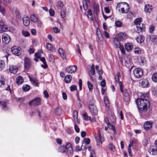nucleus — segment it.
<instances>
[{"label": "nucleus", "instance_id": "1", "mask_svg": "<svg viewBox=\"0 0 157 157\" xmlns=\"http://www.w3.org/2000/svg\"><path fill=\"white\" fill-rule=\"evenodd\" d=\"M136 101L140 111H146L150 106L149 101L145 99L138 98Z\"/></svg>", "mask_w": 157, "mask_h": 157}, {"label": "nucleus", "instance_id": "2", "mask_svg": "<svg viewBox=\"0 0 157 157\" xmlns=\"http://www.w3.org/2000/svg\"><path fill=\"white\" fill-rule=\"evenodd\" d=\"M134 76L137 78H140L143 75V72L141 69L139 68H135L133 71Z\"/></svg>", "mask_w": 157, "mask_h": 157}, {"label": "nucleus", "instance_id": "3", "mask_svg": "<svg viewBox=\"0 0 157 157\" xmlns=\"http://www.w3.org/2000/svg\"><path fill=\"white\" fill-rule=\"evenodd\" d=\"M11 52L14 55L18 56L21 55V51L20 48L15 46L12 47Z\"/></svg>", "mask_w": 157, "mask_h": 157}, {"label": "nucleus", "instance_id": "4", "mask_svg": "<svg viewBox=\"0 0 157 157\" xmlns=\"http://www.w3.org/2000/svg\"><path fill=\"white\" fill-rule=\"evenodd\" d=\"M41 100L39 98H36L29 102L30 105H38L40 104Z\"/></svg>", "mask_w": 157, "mask_h": 157}, {"label": "nucleus", "instance_id": "5", "mask_svg": "<svg viewBox=\"0 0 157 157\" xmlns=\"http://www.w3.org/2000/svg\"><path fill=\"white\" fill-rule=\"evenodd\" d=\"M77 70V67L75 65L70 66L66 68V71L68 73H73Z\"/></svg>", "mask_w": 157, "mask_h": 157}, {"label": "nucleus", "instance_id": "6", "mask_svg": "<svg viewBox=\"0 0 157 157\" xmlns=\"http://www.w3.org/2000/svg\"><path fill=\"white\" fill-rule=\"evenodd\" d=\"M153 122L151 121H147L144 124V128L146 130H149L152 126Z\"/></svg>", "mask_w": 157, "mask_h": 157}, {"label": "nucleus", "instance_id": "7", "mask_svg": "<svg viewBox=\"0 0 157 157\" xmlns=\"http://www.w3.org/2000/svg\"><path fill=\"white\" fill-rule=\"evenodd\" d=\"M31 64L30 59L28 58H25L24 59V67L25 69L28 70L31 66Z\"/></svg>", "mask_w": 157, "mask_h": 157}, {"label": "nucleus", "instance_id": "8", "mask_svg": "<svg viewBox=\"0 0 157 157\" xmlns=\"http://www.w3.org/2000/svg\"><path fill=\"white\" fill-rule=\"evenodd\" d=\"M2 39L3 42L5 44L9 43L10 40V39L8 35L6 34H3L2 36Z\"/></svg>", "mask_w": 157, "mask_h": 157}, {"label": "nucleus", "instance_id": "9", "mask_svg": "<svg viewBox=\"0 0 157 157\" xmlns=\"http://www.w3.org/2000/svg\"><path fill=\"white\" fill-rule=\"evenodd\" d=\"M99 137L100 139V141L99 140H97V137L95 136V138L96 140L97 144V145H99L100 144V142L102 143L104 141V138L103 135H101L100 130L99 131Z\"/></svg>", "mask_w": 157, "mask_h": 157}, {"label": "nucleus", "instance_id": "10", "mask_svg": "<svg viewBox=\"0 0 157 157\" xmlns=\"http://www.w3.org/2000/svg\"><path fill=\"white\" fill-rule=\"evenodd\" d=\"M118 38L121 41H124L127 38L126 33H120L118 35Z\"/></svg>", "mask_w": 157, "mask_h": 157}, {"label": "nucleus", "instance_id": "11", "mask_svg": "<svg viewBox=\"0 0 157 157\" xmlns=\"http://www.w3.org/2000/svg\"><path fill=\"white\" fill-rule=\"evenodd\" d=\"M67 146H68V147L66 151L68 156L69 157L73 155V151L71 145L69 143L67 144Z\"/></svg>", "mask_w": 157, "mask_h": 157}, {"label": "nucleus", "instance_id": "12", "mask_svg": "<svg viewBox=\"0 0 157 157\" xmlns=\"http://www.w3.org/2000/svg\"><path fill=\"white\" fill-rule=\"evenodd\" d=\"M148 151L151 155L157 154V148L154 146H151L149 149Z\"/></svg>", "mask_w": 157, "mask_h": 157}, {"label": "nucleus", "instance_id": "13", "mask_svg": "<svg viewBox=\"0 0 157 157\" xmlns=\"http://www.w3.org/2000/svg\"><path fill=\"white\" fill-rule=\"evenodd\" d=\"M124 96V99L125 101H127L129 100L130 96L126 90H124L123 93Z\"/></svg>", "mask_w": 157, "mask_h": 157}, {"label": "nucleus", "instance_id": "14", "mask_svg": "<svg viewBox=\"0 0 157 157\" xmlns=\"http://www.w3.org/2000/svg\"><path fill=\"white\" fill-rule=\"evenodd\" d=\"M90 142V139L87 138H84L83 140L82 141V147H83L84 149H86V148L85 147V146L88 144Z\"/></svg>", "mask_w": 157, "mask_h": 157}, {"label": "nucleus", "instance_id": "15", "mask_svg": "<svg viewBox=\"0 0 157 157\" xmlns=\"http://www.w3.org/2000/svg\"><path fill=\"white\" fill-rule=\"evenodd\" d=\"M9 71L11 73L15 74L18 71V68L16 66L11 65L9 67Z\"/></svg>", "mask_w": 157, "mask_h": 157}, {"label": "nucleus", "instance_id": "16", "mask_svg": "<svg viewBox=\"0 0 157 157\" xmlns=\"http://www.w3.org/2000/svg\"><path fill=\"white\" fill-rule=\"evenodd\" d=\"M22 21L24 25L25 26H27L29 24V19L27 16L24 17L22 18Z\"/></svg>", "mask_w": 157, "mask_h": 157}, {"label": "nucleus", "instance_id": "17", "mask_svg": "<svg viewBox=\"0 0 157 157\" xmlns=\"http://www.w3.org/2000/svg\"><path fill=\"white\" fill-rule=\"evenodd\" d=\"M30 81L31 82L35 85L36 86L38 84V80L35 77L29 76Z\"/></svg>", "mask_w": 157, "mask_h": 157}, {"label": "nucleus", "instance_id": "18", "mask_svg": "<svg viewBox=\"0 0 157 157\" xmlns=\"http://www.w3.org/2000/svg\"><path fill=\"white\" fill-rule=\"evenodd\" d=\"M91 113L93 115H96L98 113V109L96 106H94V107H92L89 109Z\"/></svg>", "mask_w": 157, "mask_h": 157}, {"label": "nucleus", "instance_id": "19", "mask_svg": "<svg viewBox=\"0 0 157 157\" xmlns=\"http://www.w3.org/2000/svg\"><path fill=\"white\" fill-rule=\"evenodd\" d=\"M148 83V81L146 79H144L141 80L140 83L144 88L147 87Z\"/></svg>", "mask_w": 157, "mask_h": 157}, {"label": "nucleus", "instance_id": "20", "mask_svg": "<svg viewBox=\"0 0 157 157\" xmlns=\"http://www.w3.org/2000/svg\"><path fill=\"white\" fill-rule=\"evenodd\" d=\"M137 30L140 32H144L145 29V26L143 24L137 26Z\"/></svg>", "mask_w": 157, "mask_h": 157}, {"label": "nucleus", "instance_id": "21", "mask_svg": "<svg viewBox=\"0 0 157 157\" xmlns=\"http://www.w3.org/2000/svg\"><path fill=\"white\" fill-rule=\"evenodd\" d=\"M152 10V6L150 4L145 5L144 7V11L147 13H150Z\"/></svg>", "mask_w": 157, "mask_h": 157}, {"label": "nucleus", "instance_id": "22", "mask_svg": "<svg viewBox=\"0 0 157 157\" xmlns=\"http://www.w3.org/2000/svg\"><path fill=\"white\" fill-rule=\"evenodd\" d=\"M125 50L128 52L131 51L133 48L132 44L130 43H128L125 45Z\"/></svg>", "mask_w": 157, "mask_h": 157}, {"label": "nucleus", "instance_id": "23", "mask_svg": "<svg viewBox=\"0 0 157 157\" xmlns=\"http://www.w3.org/2000/svg\"><path fill=\"white\" fill-rule=\"evenodd\" d=\"M58 52L61 57L63 59L66 58L65 53L64 50L62 48H59L58 49Z\"/></svg>", "mask_w": 157, "mask_h": 157}, {"label": "nucleus", "instance_id": "24", "mask_svg": "<svg viewBox=\"0 0 157 157\" xmlns=\"http://www.w3.org/2000/svg\"><path fill=\"white\" fill-rule=\"evenodd\" d=\"M0 106H2V109L4 110H6L8 109L7 103L5 101H0Z\"/></svg>", "mask_w": 157, "mask_h": 157}, {"label": "nucleus", "instance_id": "25", "mask_svg": "<svg viewBox=\"0 0 157 157\" xmlns=\"http://www.w3.org/2000/svg\"><path fill=\"white\" fill-rule=\"evenodd\" d=\"M97 35L98 38V41L100 42L102 39V34L99 30L97 29Z\"/></svg>", "mask_w": 157, "mask_h": 157}, {"label": "nucleus", "instance_id": "26", "mask_svg": "<svg viewBox=\"0 0 157 157\" xmlns=\"http://www.w3.org/2000/svg\"><path fill=\"white\" fill-rule=\"evenodd\" d=\"M12 11L13 13H15L17 17L19 18L20 16V13L16 7H13Z\"/></svg>", "mask_w": 157, "mask_h": 157}, {"label": "nucleus", "instance_id": "27", "mask_svg": "<svg viewBox=\"0 0 157 157\" xmlns=\"http://www.w3.org/2000/svg\"><path fill=\"white\" fill-rule=\"evenodd\" d=\"M24 79L21 76H18L16 79V82L18 84H20L23 82Z\"/></svg>", "mask_w": 157, "mask_h": 157}, {"label": "nucleus", "instance_id": "28", "mask_svg": "<svg viewBox=\"0 0 157 157\" xmlns=\"http://www.w3.org/2000/svg\"><path fill=\"white\" fill-rule=\"evenodd\" d=\"M46 47L47 49L49 50L53 51L55 50V48L53 45L50 43H47Z\"/></svg>", "mask_w": 157, "mask_h": 157}, {"label": "nucleus", "instance_id": "29", "mask_svg": "<svg viewBox=\"0 0 157 157\" xmlns=\"http://www.w3.org/2000/svg\"><path fill=\"white\" fill-rule=\"evenodd\" d=\"M144 38L143 36H140L136 38V40L137 42L139 43H141L143 42L144 40Z\"/></svg>", "mask_w": 157, "mask_h": 157}, {"label": "nucleus", "instance_id": "30", "mask_svg": "<svg viewBox=\"0 0 157 157\" xmlns=\"http://www.w3.org/2000/svg\"><path fill=\"white\" fill-rule=\"evenodd\" d=\"M68 146L67 145L66 146H61L59 147V151L62 152H65L67 150L68 147Z\"/></svg>", "mask_w": 157, "mask_h": 157}, {"label": "nucleus", "instance_id": "31", "mask_svg": "<svg viewBox=\"0 0 157 157\" xmlns=\"http://www.w3.org/2000/svg\"><path fill=\"white\" fill-rule=\"evenodd\" d=\"M149 40L152 42H157V37L156 36L151 35L149 37Z\"/></svg>", "mask_w": 157, "mask_h": 157}, {"label": "nucleus", "instance_id": "32", "mask_svg": "<svg viewBox=\"0 0 157 157\" xmlns=\"http://www.w3.org/2000/svg\"><path fill=\"white\" fill-rule=\"evenodd\" d=\"M30 18L31 21L34 22H36L38 21V18L34 14L31 15Z\"/></svg>", "mask_w": 157, "mask_h": 157}, {"label": "nucleus", "instance_id": "33", "mask_svg": "<svg viewBox=\"0 0 157 157\" xmlns=\"http://www.w3.org/2000/svg\"><path fill=\"white\" fill-rule=\"evenodd\" d=\"M113 42L117 48H118L121 45L118 40L117 38H114Z\"/></svg>", "mask_w": 157, "mask_h": 157}, {"label": "nucleus", "instance_id": "34", "mask_svg": "<svg viewBox=\"0 0 157 157\" xmlns=\"http://www.w3.org/2000/svg\"><path fill=\"white\" fill-rule=\"evenodd\" d=\"M142 19L141 18L139 17L135 19L134 21V23L136 25H140L142 22Z\"/></svg>", "mask_w": 157, "mask_h": 157}, {"label": "nucleus", "instance_id": "35", "mask_svg": "<svg viewBox=\"0 0 157 157\" xmlns=\"http://www.w3.org/2000/svg\"><path fill=\"white\" fill-rule=\"evenodd\" d=\"M71 80V77L70 75H67L65 77L64 81L66 83L70 82Z\"/></svg>", "mask_w": 157, "mask_h": 157}, {"label": "nucleus", "instance_id": "36", "mask_svg": "<svg viewBox=\"0 0 157 157\" xmlns=\"http://www.w3.org/2000/svg\"><path fill=\"white\" fill-rule=\"evenodd\" d=\"M63 6V2L61 1H59L57 2V6L58 9H61Z\"/></svg>", "mask_w": 157, "mask_h": 157}, {"label": "nucleus", "instance_id": "37", "mask_svg": "<svg viewBox=\"0 0 157 157\" xmlns=\"http://www.w3.org/2000/svg\"><path fill=\"white\" fill-rule=\"evenodd\" d=\"M24 91L26 92L28 91L30 89V86L28 85H24L22 87Z\"/></svg>", "mask_w": 157, "mask_h": 157}, {"label": "nucleus", "instance_id": "38", "mask_svg": "<svg viewBox=\"0 0 157 157\" xmlns=\"http://www.w3.org/2000/svg\"><path fill=\"white\" fill-rule=\"evenodd\" d=\"M104 103L105 106L109 107V101L107 97H105L104 99Z\"/></svg>", "mask_w": 157, "mask_h": 157}, {"label": "nucleus", "instance_id": "39", "mask_svg": "<svg viewBox=\"0 0 157 157\" xmlns=\"http://www.w3.org/2000/svg\"><path fill=\"white\" fill-rule=\"evenodd\" d=\"M107 126L109 129H111L113 131L114 133H116L115 127L114 126L110 124H108Z\"/></svg>", "mask_w": 157, "mask_h": 157}, {"label": "nucleus", "instance_id": "40", "mask_svg": "<svg viewBox=\"0 0 157 157\" xmlns=\"http://www.w3.org/2000/svg\"><path fill=\"white\" fill-rule=\"evenodd\" d=\"M95 69L99 75H101L102 74V70L101 69H99V68L98 66L97 65L95 66Z\"/></svg>", "mask_w": 157, "mask_h": 157}, {"label": "nucleus", "instance_id": "41", "mask_svg": "<svg viewBox=\"0 0 157 157\" xmlns=\"http://www.w3.org/2000/svg\"><path fill=\"white\" fill-rule=\"evenodd\" d=\"M83 116L84 118L86 121L90 120H91V117L87 116L86 113H85L83 114Z\"/></svg>", "mask_w": 157, "mask_h": 157}, {"label": "nucleus", "instance_id": "42", "mask_svg": "<svg viewBox=\"0 0 157 157\" xmlns=\"http://www.w3.org/2000/svg\"><path fill=\"white\" fill-rule=\"evenodd\" d=\"M0 29L3 31H5L8 29V28L2 23V24H0Z\"/></svg>", "mask_w": 157, "mask_h": 157}, {"label": "nucleus", "instance_id": "43", "mask_svg": "<svg viewBox=\"0 0 157 157\" xmlns=\"http://www.w3.org/2000/svg\"><path fill=\"white\" fill-rule=\"evenodd\" d=\"M5 83V79L2 76L0 77V86L2 85H3Z\"/></svg>", "mask_w": 157, "mask_h": 157}, {"label": "nucleus", "instance_id": "44", "mask_svg": "<svg viewBox=\"0 0 157 157\" xmlns=\"http://www.w3.org/2000/svg\"><path fill=\"white\" fill-rule=\"evenodd\" d=\"M55 112L57 115H60L62 113V110L61 108L58 107L56 108V109Z\"/></svg>", "mask_w": 157, "mask_h": 157}, {"label": "nucleus", "instance_id": "45", "mask_svg": "<svg viewBox=\"0 0 157 157\" xmlns=\"http://www.w3.org/2000/svg\"><path fill=\"white\" fill-rule=\"evenodd\" d=\"M152 79L153 81L157 82V73H155L152 75Z\"/></svg>", "mask_w": 157, "mask_h": 157}, {"label": "nucleus", "instance_id": "46", "mask_svg": "<svg viewBox=\"0 0 157 157\" xmlns=\"http://www.w3.org/2000/svg\"><path fill=\"white\" fill-rule=\"evenodd\" d=\"M0 12L3 15H5L6 13V10L5 8L1 6H0Z\"/></svg>", "mask_w": 157, "mask_h": 157}, {"label": "nucleus", "instance_id": "47", "mask_svg": "<svg viewBox=\"0 0 157 157\" xmlns=\"http://www.w3.org/2000/svg\"><path fill=\"white\" fill-rule=\"evenodd\" d=\"M121 75L120 73L118 72L117 74L115 76V78L116 82H119V78L120 77Z\"/></svg>", "mask_w": 157, "mask_h": 157}, {"label": "nucleus", "instance_id": "48", "mask_svg": "<svg viewBox=\"0 0 157 157\" xmlns=\"http://www.w3.org/2000/svg\"><path fill=\"white\" fill-rule=\"evenodd\" d=\"M115 25L117 27H121L122 26V23L120 21H116L115 22Z\"/></svg>", "mask_w": 157, "mask_h": 157}, {"label": "nucleus", "instance_id": "49", "mask_svg": "<svg viewBox=\"0 0 157 157\" xmlns=\"http://www.w3.org/2000/svg\"><path fill=\"white\" fill-rule=\"evenodd\" d=\"M87 85L89 90L90 91H91L93 89V85L91 83L89 82H87Z\"/></svg>", "mask_w": 157, "mask_h": 157}, {"label": "nucleus", "instance_id": "50", "mask_svg": "<svg viewBox=\"0 0 157 157\" xmlns=\"http://www.w3.org/2000/svg\"><path fill=\"white\" fill-rule=\"evenodd\" d=\"M78 111L76 110L74 111L73 113V118L74 120L77 119L78 117Z\"/></svg>", "mask_w": 157, "mask_h": 157}, {"label": "nucleus", "instance_id": "51", "mask_svg": "<svg viewBox=\"0 0 157 157\" xmlns=\"http://www.w3.org/2000/svg\"><path fill=\"white\" fill-rule=\"evenodd\" d=\"M94 106H96L94 104V102L93 101H90L89 102V108L94 107Z\"/></svg>", "mask_w": 157, "mask_h": 157}, {"label": "nucleus", "instance_id": "52", "mask_svg": "<svg viewBox=\"0 0 157 157\" xmlns=\"http://www.w3.org/2000/svg\"><path fill=\"white\" fill-rule=\"evenodd\" d=\"M5 63L3 60H0V69H2L4 67Z\"/></svg>", "mask_w": 157, "mask_h": 157}, {"label": "nucleus", "instance_id": "53", "mask_svg": "<svg viewBox=\"0 0 157 157\" xmlns=\"http://www.w3.org/2000/svg\"><path fill=\"white\" fill-rule=\"evenodd\" d=\"M136 54H139L141 52V50L139 48H136L134 51Z\"/></svg>", "mask_w": 157, "mask_h": 157}, {"label": "nucleus", "instance_id": "54", "mask_svg": "<svg viewBox=\"0 0 157 157\" xmlns=\"http://www.w3.org/2000/svg\"><path fill=\"white\" fill-rule=\"evenodd\" d=\"M94 11L96 14L98 13V12L99 11V7L98 5H96L94 7Z\"/></svg>", "mask_w": 157, "mask_h": 157}, {"label": "nucleus", "instance_id": "55", "mask_svg": "<svg viewBox=\"0 0 157 157\" xmlns=\"http://www.w3.org/2000/svg\"><path fill=\"white\" fill-rule=\"evenodd\" d=\"M22 32L23 35L25 37L28 36L30 35V33L26 31H23Z\"/></svg>", "mask_w": 157, "mask_h": 157}, {"label": "nucleus", "instance_id": "56", "mask_svg": "<svg viewBox=\"0 0 157 157\" xmlns=\"http://www.w3.org/2000/svg\"><path fill=\"white\" fill-rule=\"evenodd\" d=\"M124 61L125 63V65H126V64H128L130 63V59L129 58H128V57H127L124 59Z\"/></svg>", "mask_w": 157, "mask_h": 157}, {"label": "nucleus", "instance_id": "57", "mask_svg": "<svg viewBox=\"0 0 157 157\" xmlns=\"http://www.w3.org/2000/svg\"><path fill=\"white\" fill-rule=\"evenodd\" d=\"M109 148L110 150L112 151H113L115 149V147L113 144H110L109 145Z\"/></svg>", "mask_w": 157, "mask_h": 157}, {"label": "nucleus", "instance_id": "58", "mask_svg": "<svg viewBox=\"0 0 157 157\" xmlns=\"http://www.w3.org/2000/svg\"><path fill=\"white\" fill-rule=\"evenodd\" d=\"M118 48L120 49V50L122 54H124L125 53V51L123 46L121 45Z\"/></svg>", "mask_w": 157, "mask_h": 157}, {"label": "nucleus", "instance_id": "59", "mask_svg": "<svg viewBox=\"0 0 157 157\" xmlns=\"http://www.w3.org/2000/svg\"><path fill=\"white\" fill-rule=\"evenodd\" d=\"M155 30V28L153 25H151L149 27V30L151 33H152Z\"/></svg>", "mask_w": 157, "mask_h": 157}, {"label": "nucleus", "instance_id": "60", "mask_svg": "<svg viewBox=\"0 0 157 157\" xmlns=\"http://www.w3.org/2000/svg\"><path fill=\"white\" fill-rule=\"evenodd\" d=\"M61 16L63 18L66 16V11L64 10H62L61 12Z\"/></svg>", "mask_w": 157, "mask_h": 157}, {"label": "nucleus", "instance_id": "61", "mask_svg": "<svg viewBox=\"0 0 157 157\" xmlns=\"http://www.w3.org/2000/svg\"><path fill=\"white\" fill-rule=\"evenodd\" d=\"M77 89V87L75 85H73L70 87V90L71 91H73Z\"/></svg>", "mask_w": 157, "mask_h": 157}, {"label": "nucleus", "instance_id": "62", "mask_svg": "<svg viewBox=\"0 0 157 157\" xmlns=\"http://www.w3.org/2000/svg\"><path fill=\"white\" fill-rule=\"evenodd\" d=\"M87 1L85 2V3L83 2V7L85 10H86L88 9V5L86 2Z\"/></svg>", "mask_w": 157, "mask_h": 157}, {"label": "nucleus", "instance_id": "63", "mask_svg": "<svg viewBox=\"0 0 157 157\" xmlns=\"http://www.w3.org/2000/svg\"><path fill=\"white\" fill-rule=\"evenodd\" d=\"M106 84L105 81V79H103L102 81L101 82L100 84L101 86L103 87H104L105 86Z\"/></svg>", "mask_w": 157, "mask_h": 157}, {"label": "nucleus", "instance_id": "64", "mask_svg": "<svg viewBox=\"0 0 157 157\" xmlns=\"http://www.w3.org/2000/svg\"><path fill=\"white\" fill-rule=\"evenodd\" d=\"M90 76L91 75H94L95 73V71L94 69H91L90 72H89Z\"/></svg>", "mask_w": 157, "mask_h": 157}]
</instances>
